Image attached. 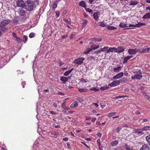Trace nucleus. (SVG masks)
Masks as SVG:
<instances>
[{
	"mask_svg": "<svg viewBox=\"0 0 150 150\" xmlns=\"http://www.w3.org/2000/svg\"><path fill=\"white\" fill-rule=\"evenodd\" d=\"M24 7L27 11H30L33 10L34 7V4L33 2L28 0L25 2Z\"/></svg>",
	"mask_w": 150,
	"mask_h": 150,
	"instance_id": "nucleus-1",
	"label": "nucleus"
},
{
	"mask_svg": "<svg viewBox=\"0 0 150 150\" xmlns=\"http://www.w3.org/2000/svg\"><path fill=\"white\" fill-rule=\"evenodd\" d=\"M10 22V20L9 19L4 20L1 21L0 22V30L2 31H5L7 30L5 27Z\"/></svg>",
	"mask_w": 150,
	"mask_h": 150,
	"instance_id": "nucleus-2",
	"label": "nucleus"
},
{
	"mask_svg": "<svg viewBox=\"0 0 150 150\" xmlns=\"http://www.w3.org/2000/svg\"><path fill=\"white\" fill-rule=\"evenodd\" d=\"M140 50L139 48H135L134 49H130L128 50V52L129 54L133 55L136 54L139 51L140 52Z\"/></svg>",
	"mask_w": 150,
	"mask_h": 150,
	"instance_id": "nucleus-3",
	"label": "nucleus"
},
{
	"mask_svg": "<svg viewBox=\"0 0 150 150\" xmlns=\"http://www.w3.org/2000/svg\"><path fill=\"white\" fill-rule=\"evenodd\" d=\"M25 4V3L22 0H18L16 1V5L18 7H24Z\"/></svg>",
	"mask_w": 150,
	"mask_h": 150,
	"instance_id": "nucleus-4",
	"label": "nucleus"
},
{
	"mask_svg": "<svg viewBox=\"0 0 150 150\" xmlns=\"http://www.w3.org/2000/svg\"><path fill=\"white\" fill-rule=\"evenodd\" d=\"M120 83V81L115 80L113 81L111 83H110L109 85L110 86H115L119 85Z\"/></svg>",
	"mask_w": 150,
	"mask_h": 150,
	"instance_id": "nucleus-5",
	"label": "nucleus"
},
{
	"mask_svg": "<svg viewBox=\"0 0 150 150\" xmlns=\"http://www.w3.org/2000/svg\"><path fill=\"white\" fill-rule=\"evenodd\" d=\"M134 132L137 133L140 135L144 134L143 130H142V128L141 129L134 128Z\"/></svg>",
	"mask_w": 150,
	"mask_h": 150,
	"instance_id": "nucleus-6",
	"label": "nucleus"
},
{
	"mask_svg": "<svg viewBox=\"0 0 150 150\" xmlns=\"http://www.w3.org/2000/svg\"><path fill=\"white\" fill-rule=\"evenodd\" d=\"M123 76V73L122 72H120L112 77L113 79H116L122 77Z\"/></svg>",
	"mask_w": 150,
	"mask_h": 150,
	"instance_id": "nucleus-7",
	"label": "nucleus"
},
{
	"mask_svg": "<svg viewBox=\"0 0 150 150\" xmlns=\"http://www.w3.org/2000/svg\"><path fill=\"white\" fill-rule=\"evenodd\" d=\"M116 51H115V52L117 53H120L123 52L125 50L124 48L123 47H118L117 48H116Z\"/></svg>",
	"mask_w": 150,
	"mask_h": 150,
	"instance_id": "nucleus-8",
	"label": "nucleus"
},
{
	"mask_svg": "<svg viewBox=\"0 0 150 150\" xmlns=\"http://www.w3.org/2000/svg\"><path fill=\"white\" fill-rule=\"evenodd\" d=\"M70 78V76H68V77H65L64 76H62L60 77V80L62 81L63 83L64 84L68 81V79Z\"/></svg>",
	"mask_w": 150,
	"mask_h": 150,
	"instance_id": "nucleus-9",
	"label": "nucleus"
},
{
	"mask_svg": "<svg viewBox=\"0 0 150 150\" xmlns=\"http://www.w3.org/2000/svg\"><path fill=\"white\" fill-rule=\"evenodd\" d=\"M85 60V59L81 57L76 59V64H81L83 63V60Z\"/></svg>",
	"mask_w": 150,
	"mask_h": 150,
	"instance_id": "nucleus-10",
	"label": "nucleus"
},
{
	"mask_svg": "<svg viewBox=\"0 0 150 150\" xmlns=\"http://www.w3.org/2000/svg\"><path fill=\"white\" fill-rule=\"evenodd\" d=\"M99 12H96L94 13L93 14V18L96 21H97L98 18L99 16H98L99 15Z\"/></svg>",
	"mask_w": 150,
	"mask_h": 150,
	"instance_id": "nucleus-11",
	"label": "nucleus"
},
{
	"mask_svg": "<svg viewBox=\"0 0 150 150\" xmlns=\"http://www.w3.org/2000/svg\"><path fill=\"white\" fill-rule=\"evenodd\" d=\"M139 150H150V149L148 145L145 144L140 148Z\"/></svg>",
	"mask_w": 150,
	"mask_h": 150,
	"instance_id": "nucleus-12",
	"label": "nucleus"
},
{
	"mask_svg": "<svg viewBox=\"0 0 150 150\" xmlns=\"http://www.w3.org/2000/svg\"><path fill=\"white\" fill-rule=\"evenodd\" d=\"M150 50V48H148L146 49H142L140 51V53L141 54L144 53L146 52H148Z\"/></svg>",
	"mask_w": 150,
	"mask_h": 150,
	"instance_id": "nucleus-13",
	"label": "nucleus"
},
{
	"mask_svg": "<svg viewBox=\"0 0 150 150\" xmlns=\"http://www.w3.org/2000/svg\"><path fill=\"white\" fill-rule=\"evenodd\" d=\"M119 142L118 140H115L111 141L110 143V144L112 146H113L117 145L119 143Z\"/></svg>",
	"mask_w": 150,
	"mask_h": 150,
	"instance_id": "nucleus-14",
	"label": "nucleus"
},
{
	"mask_svg": "<svg viewBox=\"0 0 150 150\" xmlns=\"http://www.w3.org/2000/svg\"><path fill=\"white\" fill-rule=\"evenodd\" d=\"M116 47H110L109 49L107 50V53H109L111 52L112 53L113 52H115V51H116Z\"/></svg>",
	"mask_w": 150,
	"mask_h": 150,
	"instance_id": "nucleus-15",
	"label": "nucleus"
},
{
	"mask_svg": "<svg viewBox=\"0 0 150 150\" xmlns=\"http://www.w3.org/2000/svg\"><path fill=\"white\" fill-rule=\"evenodd\" d=\"M79 6H81L85 8L86 7V4L84 1H81L79 3Z\"/></svg>",
	"mask_w": 150,
	"mask_h": 150,
	"instance_id": "nucleus-16",
	"label": "nucleus"
},
{
	"mask_svg": "<svg viewBox=\"0 0 150 150\" xmlns=\"http://www.w3.org/2000/svg\"><path fill=\"white\" fill-rule=\"evenodd\" d=\"M142 18L145 19L150 18V13H147L142 17Z\"/></svg>",
	"mask_w": 150,
	"mask_h": 150,
	"instance_id": "nucleus-17",
	"label": "nucleus"
},
{
	"mask_svg": "<svg viewBox=\"0 0 150 150\" xmlns=\"http://www.w3.org/2000/svg\"><path fill=\"white\" fill-rule=\"evenodd\" d=\"M132 57V56H128L124 59L123 63H126L127 62L128 60L129 59H130Z\"/></svg>",
	"mask_w": 150,
	"mask_h": 150,
	"instance_id": "nucleus-18",
	"label": "nucleus"
},
{
	"mask_svg": "<svg viewBox=\"0 0 150 150\" xmlns=\"http://www.w3.org/2000/svg\"><path fill=\"white\" fill-rule=\"evenodd\" d=\"M73 70V68H72L69 70L66 71L65 73L64 74V76H68L72 71Z\"/></svg>",
	"mask_w": 150,
	"mask_h": 150,
	"instance_id": "nucleus-19",
	"label": "nucleus"
},
{
	"mask_svg": "<svg viewBox=\"0 0 150 150\" xmlns=\"http://www.w3.org/2000/svg\"><path fill=\"white\" fill-rule=\"evenodd\" d=\"M91 39L92 41H93L94 42H100L102 40V38H91Z\"/></svg>",
	"mask_w": 150,
	"mask_h": 150,
	"instance_id": "nucleus-20",
	"label": "nucleus"
},
{
	"mask_svg": "<svg viewBox=\"0 0 150 150\" xmlns=\"http://www.w3.org/2000/svg\"><path fill=\"white\" fill-rule=\"evenodd\" d=\"M99 47V45H93L91 46V48L92 50H95L98 48Z\"/></svg>",
	"mask_w": 150,
	"mask_h": 150,
	"instance_id": "nucleus-21",
	"label": "nucleus"
},
{
	"mask_svg": "<svg viewBox=\"0 0 150 150\" xmlns=\"http://www.w3.org/2000/svg\"><path fill=\"white\" fill-rule=\"evenodd\" d=\"M121 69V67H117L114 68V71L116 72H118Z\"/></svg>",
	"mask_w": 150,
	"mask_h": 150,
	"instance_id": "nucleus-22",
	"label": "nucleus"
},
{
	"mask_svg": "<svg viewBox=\"0 0 150 150\" xmlns=\"http://www.w3.org/2000/svg\"><path fill=\"white\" fill-rule=\"evenodd\" d=\"M138 2L137 1H131L129 5H135L137 4Z\"/></svg>",
	"mask_w": 150,
	"mask_h": 150,
	"instance_id": "nucleus-23",
	"label": "nucleus"
},
{
	"mask_svg": "<svg viewBox=\"0 0 150 150\" xmlns=\"http://www.w3.org/2000/svg\"><path fill=\"white\" fill-rule=\"evenodd\" d=\"M146 142L150 145V134L147 136L146 137Z\"/></svg>",
	"mask_w": 150,
	"mask_h": 150,
	"instance_id": "nucleus-24",
	"label": "nucleus"
},
{
	"mask_svg": "<svg viewBox=\"0 0 150 150\" xmlns=\"http://www.w3.org/2000/svg\"><path fill=\"white\" fill-rule=\"evenodd\" d=\"M86 11L88 12L89 13L91 14H93V11L89 8H86V7L85 8Z\"/></svg>",
	"mask_w": 150,
	"mask_h": 150,
	"instance_id": "nucleus-25",
	"label": "nucleus"
},
{
	"mask_svg": "<svg viewBox=\"0 0 150 150\" xmlns=\"http://www.w3.org/2000/svg\"><path fill=\"white\" fill-rule=\"evenodd\" d=\"M146 23H138L136 24L135 25L136 27H139L143 25H145Z\"/></svg>",
	"mask_w": 150,
	"mask_h": 150,
	"instance_id": "nucleus-26",
	"label": "nucleus"
},
{
	"mask_svg": "<svg viewBox=\"0 0 150 150\" xmlns=\"http://www.w3.org/2000/svg\"><path fill=\"white\" fill-rule=\"evenodd\" d=\"M125 147L127 150H132V147H131L130 146L128 145L127 144H126L125 145Z\"/></svg>",
	"mask_w": 150,
	"mask_h": 150,
	"instance_id": "nucleus-27",
	"label": "nucleus"
},
{
	"mask_svg": "<svg viewBox=\"0 0 150 150\" xmlns=\"http://www.w3.org/2000/svg\"><path fill=\"white\" fill-rule=\"evenodd\" d=\"M128 81V79L126 78H122L120 79V81H121V82L122 83H126Z\"/></svg>",
	"mask_w": 150,
	"mask_h": 150,
	"instance_id": "nucleus-28",
	"label": "nucleus"
},
{
	"mask_svg": "<svg viewBox=\"0 0 150 150\" xmlns=\"http://www.w3.org/2000/svg\"><path fill=\"white\" fill-rule=\"evenodd\" d=\"M128 97V96H127V95L120 96H117L115 97L114 98H113V99H118L119 98H125V97Z\"/></svg>",
	"mask_w": 150,
	"mask_h": 150,
	"instance_id": "nucleus-29",
	"label": "nucleus"
},
{
	"mask_svg": "<svg viewBox=\"0 0 150 150\" xmlns=\"http://www.w3.org/2000/svg\"><path fill=\"white\" fill-rule=\"evenodd\" d=\"M119 26L122 28H126L128 27L127 25L126 24L124 23H120L119 25Z\"/></svg>",
	"mask_w": 150,
	"mask_h": 150,
	"instance_id": "nucleus-30",
	"label": "nucleus"
},
{
	"mask_svg": "<svg viewBox=\"0 0 150 150\" xmlns=\"http://www.w3.org/2000/svg\"><path fill=\"white\" fill-rule=\"evenodd\" d=\"M142 130L143 131L144 130L146 131L147 130H150V127L149 126H146L142 128Z\"/></svg>",
	"mask_w": 150,
	"mask_h": 150,
	"instance_id": "nucleus-31",
	"label": "nucleus"
},
{
	"mask_svg": "<svg viewBox=\"0 0 150 150\" xmlns=\"http://www.w3.org/2000/svg\"><path fill=\"white\" fill-rule=\"evenodd\" d=\"M52 134L55 136H57L59 134L58 132L55 131H53L52 132Z\"/></svg>",
	"mask_w": 150,
	"mask_h": 150,
	"instance_id": "nucleus-32",
	"label": "nucleus"
},
{
	"mask_svg": "<svg viewBox=\"0 0 150 150\" xmlns=\"http://www.w3.org/2000/svg\"><path fill=\"white\" fill-rule=\"evenodd\" d=\"M88 23V21L87 20H85L82 23V26L83 27H84Z\"/></svg>",
	"mask_w": 150,
	"mask_h": 150,
	"instance_id": "nucleus-33",
	"label": "nucleus"
},
{
	"mask_svg": "<svg viewBox=\"0 0 150 150\" xmlns=\"http://www.w3.org/2000/svg\"><path fill=\"white\" fill-rule=\"evenodd\" d=\"M57 6V4L56 2H54L52 6V7L54 10H55V9L56 8Z\"/></svg>",
	"mask_w": 150,
	"mask_h": 150,
	"instance_id": "nucleus-34",
	"label": "nucleus"
},
{
	"mask_svg": "<svg viewBox=\"0 0 150 150\" xmlns=\"http://www.w3.org/2000/svg\"><path fill=\"white\" fill-rule=\"evenodd\" d=\"M107 29L109 30H114L116 29V27L112 26H109L107 27Z\"/></svg>",
	"mask_w": 150,
	"mask_h": 150,
	"instance_id": "nucleus-35",
	"label": "nucleus"
},
{
	"mask_svg": "<svg viewBox=\"0 0 150 150\" xmlns=\"http://www.w3.org/2000/svg\"><path fill=\"white\" fill-rule=\"evenodd\" d=\"M28 40V37L27 36L25 35L23 36V41L24 42V43H25Z\"/></svg>",
	"mask_w": 150,
	"mask_h": 150,
	"instance_id": "nucleus-36",
	"label": "nucleus"
},
{
	"mask_svg": "<svg viewBox=\"0 0 150 150\" xmlns=\"http://www.w3.org/2000/svg\"><path fill=\"white\" fill-rule=\"evenodd\" d=\"M116 113L115 112H110L109 113L108 115V117H111L113 115H114Z\"/></svg>",
	"mask_w": 150,
	"mask_h": 150,
	"instance_id": "nucleus-37",
	"label": "nucleus"
},
{
	"mask_svg": "<svg viewBox=\"0 0 150 150\" xmlns=\"http://www.w3.org/2000/svg\"><path fill=\"white\" fill-rule=\"evenodd\" d=\"M137 75V79L140 80L142 79V75H140L139 74H136Z\"/></svg>",
	"mask_w": 150,
	"mask_h": 150,
	"instance_id": "nucleus-38",
	"label": "nucleus"
},
{
	"mask_svg": "<svg viewBox=\"0 0 150 150\" xmlns=\"http://www.w3.org/2000/svg\"><path fill=\"white\" fill-rule=\"evenodd\" d=\"M100 26L101 27H104L106 26V24L103 22H101L100 23Z\"/></svg>",
	"mask_w": 150,
	"mask_h": 150,
	"instance_id": "nucleus-39",
	"label": "nucleus"
},
{
	"mask_svg": "<svg viewBox=\"0 0 150 150\" xmlns=\"http://www.w3.org/2000/svg\"><path fill=\"white\" fill-rule=\"evenodd\" d=\"M79 90L80 92H86V89L79 88Z\"/></svg>",
	"mask_w": 150,
	"mask_h": 150,
	"instance_id": "nucleus-40",
	"label": "nucleus"
},
{
	"mask_svg": "<svg viewBox=\"0 0 150 150\" xmlns=\"http://www.w3.org/2000/svg\"><path fill=\"white\" fill-rule=\"evenodd\" d=\"M90 90H92L94 91H96L99 90L98 89L96 88L95 87H93L90 89Z\"/></svg>",
	"mask_w": 150,
	"mask_h": 150,
	"instance_id": "nucleus-41",
	"label": "nucleus"
},
{
	"mask_svg": "<svg viewBox=\"0 0 150 150\" xmlns=\"http://www.w3.org/2000/svg\"><path fill=\"white\" fill-rule=\"evenodd\" d=\"M108 89V87L107 86L106 87H101L100 89L101 91H104L105 90H107Z\"/></svg>",
	"mask_w": 150,
	"mask_h": 150,
	"instance_id": "nucleus-42",
	"label": "nucleus"
},
{
	"mask_svg": "<svg viewBox=\"0 0 150 150\" xmlns=\"http://www.w3.org/2000/svg\"><path fill=\"white\" fill-rule=\"evenodd\" d=\"M77 99L80 103H81L83 101V99L81 97L78 98Z\"/></svg>",
	"mask_w": 150,
	"mask_h": 150,
	"instance_id": "nucleus-43",
	"label": "nucleus"
},
{
	"mask_svg": "<svg viewBox=\"0 0 150 150\" xmlns=\"http://www.w3.org/2000/svg\"><path fill=\"white\" fill-rule=\"evenodd\" d=\"M35 36V34L33 33H31L29 35V36L30 38H33Z\"/></svg>",
	"mask_w": 150,
	"mask_h": 150,
	"instance_id": "nucleus-44",
	"label": "nucleus"
},
{
	"mask_svg": "<svg viewBox=\"0 0 150 150\" xmlns=\"http://www.w3.org/2000/svg\"><path fill=\"white\" fill-rule=\"evenodd\" d=\"M20 13L21 16L24 15L25 13V11L24 10H21L20 11Z\"/></svg>",
	"mask_w": 150,
	"mask_h": 150,
	"instance_id": "nucleus-45",
	"label": "nucleus"
},
{
	"mask_svg": "<svg viewBox=\"0 0 150 150\" xmlns=\"http://www.w3.org/2000/svg\"><path fill=\"white\" fill-rule=\"evenodd\" d=\"M21 84L23 86V88H24L25 87V85L26 84V82L25 81H23L21 83Z\"/></svg>",
	"mask_w": 150,
	"mask_h": 150,
	"instance_id": "nucleus-46",
	"label": "nucleus"
},
{
	"mask_svg": "<svg viewBox=\"0 0 150 150\" xmlns=\"http://www.w3.org/2000/svg\"><path fill=\"white\" fill-rule=\"evenodd\" d=\"M81 143L83 144L86 147L88 148V149H89V150L90 149V147L88 146L86 144V143L83 142H81Z\"/></svg>",
	"mask_w": 150,
	"mask_h": 150,
	"instance_id": "nucleus-47",
	"label": "nucleus"
},
{
	"mask_svg": "<svg viewBox=\"0 0 150 150\" xmlns=\"http://www.w3.org/2000/svg\"><path fill=\"white\" fill-rule=\"evenodd\" d=\"M18 22V21L16 18H14L13 20L14 23L17 24Z\"/></svg>",
	"mask_w": 150,
	"mask_h": 150,
	"instance_id": "nucleus-48",
	"label": "nucleus"
},
{
	"mask_svg": "<svg viewBox=\"0 0 150 150\" xmlns=\"http://www.w3.org/2000/svg\"><path fill=\"white\" fill-rule=\"evenodd\" d=\"M66 101H64V102L63 103L62 105V107L64 109L65 107H66Z\"/></svg>",
	"mask_w": 150,
	"mask_h": 150,
	"instance_id": "nucleus-49",
	"label": "nucleus"
},
{
	"mask_svg": "<svg viewBox=\"0 0 150 150\" xmlns=\"http://www.w3.org/2000/svg\"><path fill=\"white\" fill-rule=\"evenodd\" d=\"M56 16L57 17H58L60 15V13L59 11H57L55 12Z\"/></svg>",
	"mask_w": 150,
	"mask_h": 150,
	"instance_id": "nucleus-50",
	"label": "nucleus"
},
{
	"mask_svg": "<svg viewBox=\"0 0 150 150\" xmlns=\"http://www.w3.org/2000/svg\"><path fill=\"white\" fill-rule=\"evenodd\" d=\"M131 78L132 79H137V75L136 74L132 76Z\"/></svg>",
	"mask_w": 150,
	"mask_h": 150,
	"instance_id": "nucleus-51",
	"label": "nucleus"
},
{
	"mask_svg": "<svg viewBox=\"0 0 150 150\" xmlns=\"http://www.w3.org/2000/svg\"><path fill=\"white\" fill-rule=\"evenodd\" d=\"M70 107L71 108H73L75 107V102H74L71 105Z\"/></svg>",
	"mask_w": 150,
	"mask_h": 150,
	"instance_id": "nucleus-52",
	"label": "nucleus"
},
{
	"mask_svg": "<svg viewBox=\"0 0 150 150\" xmlns=\"http://www.w3.org/2000/svg\"><path fill=\"white\" fill-rule=\"evenodd\" d=\"M16 38L18 42H20L22 41V39L20 38L17 37Z\"/></svg>",
	"mask_w": 150,
	"mask_h": 150,
	"instance_id": "nucleus-53",
	"label": "nucleus"
},
{
	"mask_svg": "<svg viewBox=\"0 0 150 150\" xmlns=\"http://www.w3.org/2000/svg\"><path fill=\"white\" fill-rule=\"evenodd\" d=\"M96 134L100 138L102 136L101 133L100 132H98Z\"/></svg>",
	"mask_w": 150,
	"mask_h": 150,
	"instance_id": "nucleus-54",
	"label": "nucleus"
},
{
	"mask_svg": "<svg viewBox=\"0 0 150 150\" xmlns=\"http://www.w3.org/2000/svg\"><path fill=\"white\" fill-rule=\"evenodd\" d=\"M53 127L56 128H59L60 127V126L59 125H56L55 124H53Z\"/></svg>",
	"mask_w": 150,
	"mask_h": 150,
	"instance_id": "nucleus-55",
	"label": "nucleus"
},
{
	"mask_svg": "<svg viewBox=\"0 0 150 150\" xmlns=\"http://www.w3.org/2000/svg\"><path fill=\"white\" fill-rule=\"evenodd\" d=\"M74 35H75L74 33L71 34L70 37V38L71 39H72L74 37Z\"/></svg>",
	"mask_w": 150,
	"mask_h": 150,
	"instance_id": "nucleus-56",
	"label": "nucleus"
},
{
	"mask_svg": "<svg viewBox=\"0 0 150 150\" xmlns=\"http://www.w3.org/2000/svg\"><path fill=\"white\" fill-rule=\"evenodd\" d=\"M121 128L120 127H118L116 129V131L117 132H119L120 130L121 129Z\"/></svg>",
	"mask_w": 150,
	"mask_h": 150,
	"instance_id": "nucleus-57",
	"label": "nucleus"
},
{
	"mask_svg": "<svg viewBox=\"0 0 150 150\" xmlns=\"http://www.w3.org/2000/svg\"><path fill=\"white\" fill-rule=\"evenodd\" d=\"M109 48V47H105L103 49H104L103 50H104V52L106 51L107 49H108Z\"/></svg>",
	"mask_w": 150,
	"mask_h": 150,
	"instance_id": "nucleus-58",
	"label": "nucleus"
},
{
	"mask_svg": "<svg viewBox=\"0 0 150 150\" xmlns=\"http://www.w3.org/2000/svg\"><path fill=\"white\" fill-rule=\"evenodd\" d=\"M49 112L51 114H52L55 115L56 114V112H55L54 111H50Z\"/></svg>",
	"mask_w": 150,
	"mask_h": 150,
	"instance_id": "nucleus-59",
	"label": "nucleus"
},
{
	"mask_svg": "<svg viewBox=\"0 0 150 150\" xmlns=\"http://www.w3.org/2000/svg\"><path fill=\"white\" fill-rule=\"evenodd\" d=\"M67 35H64L62 37V39H65V38H67Z\"/></svg>",
	"mask_w": 150,
	"mask_h": 150,
	"instance_id": "nucleus-60",
	"label": "nucleus"
},
{
	"mask_svg": "<svg viewBox=\"0 0 150 150\" xmlns=\"http://www.w3.org/2000/svg\"><path fill=\"white\" fill-rule=\"evenodd\" d=\"M64 21L67 23H68V24L70 23V21H69V20L67 19H65Z\"/></svg>",
	"mask_w": 150,
	"mask_h": 150,
	"instance_id": "nucleus-61",
	"label": "nucleus"
},
{
	"mask_svg": "<svg viewBox=\"0 0 150 150\" xmlns=\"http://www.w3.org/2000/svg\"><path fill=\"white\" fill-rule=\"evenodd\" d=\"M12 35L15 38H17V36L16 35V34L14 33H12Z\"/></svg>",
	"mask_w": 150,
	"mask_h": 150,
	"instance_id": "nucleus-62",
	"label": "nucleus"
},
{
	"mask_svg": "<svg viewBox=\"0 0 150 150\" xmlns=\"http://www.w3.org/2000/svg\"><path fill=\"white\" fill-rule=\"evenodd\" d=\"M81 81L83 83H84L85 82V83L86 82V81L85 79H82Z\"/></svg>",
	"mask_w": 150,
	"mask_h": 150,
	"instance_id": "nucleus-63",
	"label": "nucleus"
},
{
	"mask_svg": "<svg viewBox=\"0 0 150 150\" xmlns=\"http://www.w3.org/2000/svg\"><path fill=\"white\" fill-rule=\"evenodd\" d=\"M98 148L100 150H103V146L102 145L98 146Z\"/></svg>",
	"mask_w": 150,
	"mask_h": 150,
	"instance_id": "nucleus-64",
	"label": "nucleus"
}]
</instances>
